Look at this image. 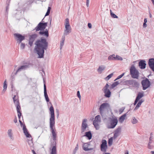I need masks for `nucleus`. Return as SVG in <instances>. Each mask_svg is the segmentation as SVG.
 I'll return each instance as SVG.
<instances>
[{"mask_svg":"<svg viewBox=\"0 0 154 154\" xmlns=\"http://www.w3.org/2000/svg\"><path fill=\"white\" fill-rule=\"evenodd\" d=\"M102 154H111L109 152H104Z\"/></svg>","mask_w":154,"mask_h":154,"instance_id":"nucleus-64","label":"nucleus"},{"mask_svg":"<svg viewBox=\"0 0 154 154\" xmlns=\"http://www.w3.org/2000/svg\"><path fill=\"white\" fill-rule=\"evenodd\" d=\"M116 56L115 54H113L109 56L108 58V59L109 60H115Z\"/></svg>","mask_w":154,"mask_h":154,"instance_id":"nucleus-34","label":"nucleus"},{"mask_svg":"<svg viewBox=\"0 0 154 154\" xmlns=\"http://www.w3.org/2000/svg\"><path fill=\"white\" fill-rule=\"evenodd\" d=\"M14 35L15 39L17 41V43L19 44H20L25 38V36L19 33H15L14 34Z\"/></svg>","mask_w":154,"mask_h":154,"instance_id":"nucleus-10","label":"nucleus"},{"mask_svg":"<svg viewBox=\"0 0 154 154\" xmlns=\"http://www.w3.org/2000/svg\"><path fill=\"white\" fill-rule=\"evenodd\" d=\"M110 15L111 17L113 18H118V17L115 14L113 13L111 10H110Z\"/></svg>","mask_w":154,"mask_h":154,"instance_id":"nucleus-37","label":"nucleus"},{"mask_svg":"<svg viewBox=\"0 0 154 154\" xmlns=\"http://www.w3.org/2000/svg\"><path fill=\"white\" fill-rule=\"evenodd\" d=\"M35 46L34 50L38 55V57L40 58H43L45 50H47L48 45L47 39L42 37L35 41Z\"/></svg>","mask_w":154,"mask_h":154,"instance_id":"nucleus-2","label":"nucleus"},{"mask_svg":"<svg viewBox=\"0 0 154 154\" xmlns=\"http://www.w3.org/2000/svg\"><path fill=\"white\" fill-rule=\"evenodd\" d=\"M65 40V37H63L62 38V41L60 43V49H61L62 48V47L64 45V41Z\"/></svg>","mask_w":154,"mask_h":154,"instance_id":"nucleus-40","label":"nucleus"},{"mask_svg":"<svg viewBox=\"0 0 154 154\" xmlns=\"http://www.w3.org/2000/svg\"><path fill=\"white\" fill-rule=\"evenodd\" d=\"M14 122L15 123L17 122V118L16 116H15V118L14 120Z\"/></svg>","mask_w":154,"mask_h":154,"instance_id":"nucleus-54","label":"nucleus"},{"mask_svg":"<svg viewBox=\"0 0 154 154\" xmlns=\"http://www.w3.org/2000/svg\"><path fill=\"white\" fill-rule=\"evenodd\" d=\"M148 64L149 68L154 72V58L149 59Z\"/></svg>","mask_w":154,"mask_h":154,"instance_id":"nucleus-18","label":"nucleus"},{"mask_svg":"<svg viewBox=\"0 0 154 154\" xmlns=\"http://www.w3.org/2000/svg\"><path fill=\"white\" fill-rule=\"evenodd\" d=\"M147 26V24H146V23H143V27L144 28H146Z\"/></svg>","mask_w":154,"mask_h":154,"instance_id":"nucleus-58","label":"nucleus"},{"mask_svg":"<svg viewBox=\"0 0 154 154\" xmlns=\"http://www.w3.org/2000/svg\"><path fill=\"white\" fill-rule=\"evenodd\" d=\"M83 136L86 137L88 140H91L92 137V135L91 131H89L86 132Z\"/></svg>","mask_w":154,"mask_h":154,"instance_id":"nucleus-23","label":"nucleus"},{"mask_svg":"<svg viewBox=\"0 0 154 154\" xmlns=\"http://www.w3.org/2000/svg\"><path fill=\"white\" fill-rule=\"evenodd\" d=\"M29 66L28 65H22L19 67L17 70L16 72L15 73V75H16L17 73L20 71H21L22 70H25L29 68Z\"/></svg>","mask_w":154,"mask_h":154,"instance_id":"nucleus-20","label":"nucleus"},{"mask_svg":"<svg viewBox=\"0 0 154 154\" xmlns=\"http://www.w3.org/2000/svg\"><path fill=\"white\" fill-rule=\"evenodd\" d=\"M6 89H3V91H2V94H4L5 93V91H6Z\"/></svg>","mask_w":154,"mask_h":154,"instance_id":"nucleus-60","label":"nucleus"},{"mask_svg":"<svg viewBox=\"0 0 154 154\" xmlns=\"http://www.w3.org/2000/svg\"><path fill=\"white\" fill-rule=\"evenodd\" d=\"M89 0H86V5L87 7L89 6Z\"/></svg>","mask_w":154,"mask_h":154,"instance_id":"nucleus-56","label":"nucleus"},{"mask_svg":"<svg viewBox=\"0 0 154 154\" xmlns=\"http://www.w3.org/2000/svg\"><path fill=\"white\" fill-rule=\"evenodd\" d=\"M39 30L40 31L39 32L38 34L40 35L45 36L47 38L49 36L48 30L47 29H45V30L40 29Z\"/></svg>","mask_w":154,"mask_h":154,"instance_id":"nucleus-15","label":"nucleus"},{"mask_svg":"<svg viewBox=\"0 0 154 154\" xmlns=\"http://www.w3.org/2000/svg\"><path fill=\"white\" fill-rule=\"evenodd\" d=\"M124 74L125 73H123L121 75H119L117 77V78L115 79V81L122 78L124 76Z\"/></svg>","mask_w":154,"mask_h":154,"instance_id":"nucleus-43","label":"nucleus"},{"mask_svg":"<svg viewBox=\"0 0 154 154\" xmlns=\"http://www.w3.org/2000/svg\"><path fill=\"white\" fill-rule=\"evenodd\" d=\"M16 108L17 111L18 113V116H21L22 113L20 111L21 107L20 105H18L15 106Z\"/></svg>","mask_w":154,"mask_h":154,"instance_id":"nucleus-26","label":"nucleus"},{"mask_svg":"<svg viewBox=\"0 0 154 154\" xmlns=\"http://www.w3.org/2000/svg\"><path fill=\"white\" fill-rule=\"evenodd\" d=\"M110 119V125L108 126V128H115L118 123L117 119L116 117L113 115L112 116V118Z\"/></svg>","mask_w":154,"mask_h":154,"instance_id":"nucleus-4","label":"nucleus"},{"mask_svg":"<svg viewBox=\"0 0 154 154\" xmlns=\"http://www.w3.org/2000/svg\"><path fill=\"white\" fill-rule=\"evenodd\" d=\"M77 95L78 98L79 99H81V96L80 94V92L79 91H78L77 92Z\"/></svg>","mask_w":154,"mask_h":154,"instance_id":"nucleus-50","label":"nucleus"},{"mask_svg":"<svg viewBox=\"0 0 154 154\" xmlns=\"http://www.w3.org/2000/svg\"><path fill=\"white\" fill-rule=\"evenodd\" d=\"M143 93L144 92L143 91H142V92H138V94H137V96L136 97V98L139 100L141 98H142L144 96Z\"/></svg>","mask_w":154,"mask_h":154,"instance_id":"nucleus-27","label":"nucleus"},{"mask_svg":"<svg viewBox=\"0 0 154 154\" xmlns=\"http://www.w3.org/2000/svg\"><path fill=\"white\" fill-rule=\"evenodd\" d=\"M146 64L144 60H140L138 63V66L141 69H145L146 66Z\"/></svg>","mask_w":154,"mask_h":154,"instance_id":"nucleus-17","label":"nucleus"},{"mask_svg":"<svg viewBox=\"0 0 154 154\" xmlns=\"http://www.w3.org/2000/svg\"><path fill=\"white\" fill-rule=\"evenodd\" d=\"M113 137H111L109 138L108 140V144L109 146H110L112 145L113 142Z\"/></svg>","mask_w":154,"mask_h":154,"instance_id":"nucleus-36","label":"nucleus"},{"mask_svg":"<svg viewBox=\"0 0 154 154\" xmlns=\"http://www.w3.org/2000/svg\"><path fill=\"white\" fill-rule=\"evenodd\" d=\"M113 75V73H112L109 74L108 76H107L105 78V79L106 81L108 80L110 78H111L112 77Z\"/></svg>","mask_w":154,"mask_h":154,"instance_id":"nucleus-39","label":"nucleus"},{"mask_svg":"<svg viewBox=\"0 0 154 154\" xmlns=\"http://www.w3.org/2000/svg\"><path fill=\"white\" fill-rule=\"evenodd\" d=\"M89 144L88 143H85L84 145L83 146V149L84 150L86 151H88L90 150H91L92 149V148H88Z\"/></svg>","mask_w":154,"mask_h":154,"instance_id":"nucleus-24","label":"nucleus"},{"mask_svg":"<svg viewBox=\"0 0 154 154\" xmlns=\"http://www.w3.org/2000/svg\"><path fill=\"white\" fill-rule=\"evenodd\" d=\"M32 139V138H31V140H29L28 141V143L30 146L31 149H32V148H34V145L33 143Z\"/></svg>","mask_w":154,"mask_h":154,"instance_id":"nucleus-31","label":"nucleus"},{"mask_svg":"<svg viewBox=\"0 0 154 154\" xmlns=\"http://www.w3.org/2000/svg\"><path fill=\"white\" fill-rule=\"evenodd\" d=\"M125 84L129 85L132 87L138 88L139 84L134 79L127 80L125 82Z\"/></svg>","mask_w":154,"mask_h":154,"instance_id":"nucleus-7","label":"nucleus"},{"mask_svg":"<svg viewBox=\"0 0 154 154\" xmlns=\"http://www.w3.org/2000/svg\"><path fill=\"white\" fill-rule=\"evenodd\" d=\"M100 150L102 151L105 152L107 148V141L105 140H103L100 145Z\"/></svg>","mask_w":154,"mask_h":154,"instance_id":"nucleus-14","label":"nucleus"},{"mask_svg":"<svg viewBox=\"0 0 154 154\" xmlns=\"http://www.w3.org/2000/svg\"><path fill=\"white\" fill-rule=\"evenodd\" d=\"M109 86V85L108 84L106 83L102 90L104 93V96L107 98L110 97L111 94V92L110 91L109 89L108 88Z\"/></svg>","mask_w":154,"mask_h":154,"instance_id":"nucleus-9","label":"nucleus"},{"mask_svg":"<svg viewBox=\"0 0 154 154\" xmlns=\"http://www.w3.org/2000/svg\"><path fill=\"white\" fill-rule=\"evenodd\" d=\"M12 131L11 129H9L8 131V134L9 137L12 140H14V138L13 136V133L12 132Z\"/></svg>","mask_w":154,"mask_h":154,"instance_id":"nucleus-28","label":"nucleus"},{"mask_svg":"<svg viewBox=\"0 0 154 154\" xmlns=\"http://www.w3.org/2000/svg\"><path fill=\"white\" fill-rule=\"evenodd\" d=\"M153 137L152 136H150L149 138V142H151V143H152V139H153Z\"/></svg>","mask_w":154,"mask_h":154,"instance_id":"nucleus-51","label":"nucleus"},{"mask_svg":"<svg viewBox=\"0 0 154 154\" xmlns=\"http://www.w3.org/2000/svg\"><path fill=\"white\" fill-rule=\"evenodd\" d=\"M147 22V18H144V23H146Z\"/></svg>","mask_w":154,"mask_h":154,"instance_id":"nucleus-62","label":"nucleus"},{"mask_svg":"<svg viewBox=\"0 0 154 154\" xmlns=\"http://www.w3.org/2000/svg\"><path fill=\"white\" fill-rule=\"evenodd\" d=\"M11 91H13V90H14V88L13 87V84L11 85Z\"/></svg>","mask_w":154,"mask_h":154,"instance_id":"nucleus-61","label":"nucleus"},{"mask_svg":"<svg viewBox=\"0 0 154 154\" xmlns=\"http://www.w3.org/2000/svg\"><path fill=\"white\" fill-rule=\"evenodd\" d=\"M105 66L104 65H101L99 66L97 69V71L99 73L101 74L102 72L105 69Z\"/></svg>","mask_w":154,"mask_h":154,"instance_id":"nucleus-29","label":"nucleus"},{"mask_svg":"<svg viewBox=\"0 0 154 154\" xmlns=\"http://www.w3.org/2000/svg\"><path fill=\"white\" fill-rule=\"evenodd\" d=\"M87 119H85L83 120L81 126V133H82L85 132L88 125L86 123Z\"/></svg>","mask_w":154,"mask_h":154,"instance_id":"nucleus-16","label":"nucleus"},{"mask_svg":"<svg viewBox=\"0 0 154 154\" xmlns=\"http://www.w3.org/2000/svg\"><path fill=\"white\" fill-rule=\"evenodd\" d=\"M151 143L150 142H149L148 145V147L149 149H151L152 148V146L150 145Z\"/></svg>","mask_w":154,"mask_h":154,"instance_id":"nucleus-49","label":"nucleus"},{"mask_svg":"<svg viewBox=\"0 0 154 154\" xmlns=\"http://www.w3.org/2000/svg\"><path fill=\"white\" fill-rule=\"evenodd\" d=\"M122 128L119 126L115 131L113 135V138L116 139L119 135V134L121 132Z\"/></svg>","mask_w":154,"mask_h":154,"instance_id":"nucleus-19","label":"nucleus"},{"mask_svg":"<svg viewBox=\"0 0 154 154\" xmlns=\"http://www.w3.org/2000/svg\"><path fill=\"white\" fill-rule=\"evenodd\" d=\"M51 9V8L50 7H48L46 13L45 15V17L48 16L50 13V11Z\"/></svg>","mask_w":154,"mask_h":154,"instance_id":"nucleus-38","label":"nucleus"},{"mask_svg":"<svg viewBox=\"0 0 154 154\" xmlns=\"http://www.w3.org/2000/svg\"><path fill=\"white\" fill-rule=\"evenodd\" d=\"M141 85L143 90H146L151 85V83L149 80L147 78L142 80L141 82Z\"/></svg>","mask_w":154,"mask_h":154,"instance_id":"nucleus-8","label":"nucleus"},{"mask_svg":"<svg viewBox=\"0 0 154 154\" xmlns=\"http://www.w3.org/2000/svg\"><path fill=\"white\" fill-rule=\"evenodd\" d=\"M144 101V100L142 99H141L140 100H139L138 101V102L137 103V105L135 107L134 109V110H137L140 106L141 105V104Z\"/></svg>","mask_w":154,"mask_h":154,"instance_id":"nucleus-25","label":"nucleus"},{"mask_svg":"<svg viewBox=\"0 0 154 154\" xmlns=\"http://www.w3.org/2000/svg\"><path fill=\"white\" fill-rule=\"evenodd\" d=\"M56 111L57 113V117H58L59 116V111L58 109H56Z\"/></svg>","mask_w":154,"mask_h":154,"instance_id":"nucleus-55","label":"nucleus"},{"mask_svg":"<svg viewBox=\"0 0 154 154\" xmlns=\"http://www.w3.org/2000/svg\"><path fill=\"white\" fill-rule=\"evenodd\" d=\"M44 96L46 101L47 102H48L50 100L47 93L46 86L45 84H44Z\"/></svg>","mask_w":154,"mask_h":154,"instance_id":"nucleus-21","label":"nucleus"},{"mask_svg":"<svg viewBox=\"0 0 154 154\" xmlns=\"http://www.w3.org/2000/svg\"><path fill=\"white\" fill-rule=\"evenodd\" d=\"M20 43H21L20 46V48L22 49H24L25 48V44L24 43H23L22 42Z\"/></svg>","mask_w":154,"mask_h":154,"instance_id":"nucleus-45","label":"nucleus"},{"mask_svg":"<svg viewBox=\"0 0 154 154\" xmlns=\"http://www.w3.org/2000/svg\"><path fill=\"white\" fill-rule=\"evenodd\" d=\"M119 84V82L118 81L115 82L113 83V84L111 85V86L110 87V89H112V88L116 87Z\"/></svg>","mask_w":154,"mask_h":154,"instance_id":"nucleus-33","label":"nucleus"},{"mask_svg":"<svg viewBox=\"0 0 154 154\" xmlns=\"http://www.w3.org/2000/svg\"><path fill=\"white\" fill-rule=\"evenodd\" d=\"M9 9V7L6 6V10H5V15L7 16L8 14V12Z\"/></svg>","mask_w":154,"mask_h":154,"instance_id":"nucleus-46","label":"nucleus"},{"mask_svg":"<svg viewBox=\"0 0 154 154\" xmlns=\"http://www.w3.org/2000/svg\"><path fill=\"white\" fill-rule=\"evenodd\" d=\"M110 106L109 103H104L102 104L99 107V110L100 113L103 119H105L106 116H104L103 113V109L106 108H110Z\"/></svg>","mask_w":154,"mask_h":154,"instance_id":"nucleus-6","label":"nucleus"},{"mask_svg":"<svg viewBox=\"0 0 154 154\" xmlns=\"http://www.w3.org/2000/svg\"><path fill=\"white\" fill-rule=\"evenodd\" d=\"M139 100H138L137 99H135V101L134 102V105H135L138 102V101Z\"/></svg>","mask_w":154,"mask_h":154,"instance_id":"nucleus-52","label":"nucleus"},{"mask_svg":"<svg viewBox=\"0 0 154 154\" xmlns=\"http://www.w3.org/2000/svg\"><path fill=\"white\" fill-rule=\"evenodd\" d=\"M130 74L132 78L138 79L139 76V72L135 68L134 65H131L130 69Z\"/></svg>","mask_w":154,"mask_h":154,"instance_id":"nucleus-3","label":"nucleus"},{"mask_svg":"<svg viewBox=\"0 0 154 154\" xmlns=\"http://www.w3.org/2000/svg\"><path fill=\"white\" fill-rule=\"evenodd\" d=\"M38 36V35L35 33L32 34L29 36L28 44L30 47L32 46L33 42Z\"/></svg>","mask_w":154,"mask_h":154,"instance_id":"nucleus-13","label":"nucleus"},{"mask_svg":"<svg viewBox=\"0 0 154 154\" xmlns=\"http://www.w3.org/2000/svg\"><path fill=\"white\" fill-rule=\"evenodd\" d=\"M98 122H93V124L94 125L96 130H98L100 128V126L99 124L97 123Z\"/></svg>","mask_w":154,"mask_h":154,"instance_id":"nucleus-35","label":"nucleus"},{"mask_svg":"<svg viewBox=\"0 0 154 154\" xmlns=\"http://www.w3.org/2000/svg\"><path fill=\"white\" fill-rule=\"evenodd\" d=\"M7 83L6 80L5 81L4 85H3V89H7Z\"/></svg>","mask_w":154,"mask_h":154,"instance_id":"nucleus-44","label":"nucleus"},{"mask_svg":"<svg viewBox=\"0 0 154 154\" xmlns=\"http://www.w3.org/2000/svg\"><path fill=\"white\" fill-rule=\"evenodd\" d=\"M125 154H129L128 151L126 150L125 152Z\"/></svg>","mask_w":154,"mask_h":154,"instance_id":"nucleus-63","label":"nucleus"},{"mask_svg":"<svg viewBox=\"0 0 154 154\" xmlns=\"http://www.w3.org/2000/svg\"><path fill=\"white\" fill-rule=\"evenodd\" d=\"M49 103L51 104V106L49 108L50 128L53 140L51 143V146H53L51 150V154H57L56 148L57 134L56 132V130L54 127L55 117L54 109L51 103L50 102Z\"/></svg>","mask_w":154,"mask_h":154,"instance_id":"nucleus-1","label":"nucleus"},{"mask_svg":"<svg viewBox=\"0 0 154 154\" xmlns=\"http://www.w3.org/2000/svg\"><path fill=\"white\" fill-rule=\"evenodd\" d=\"M125 109V107H123L122 108H121L119 109V112L121 113H122L124 111V110Z\"/></svg>","mask_w":154,"mask_h":154,"instance_id":"nucleus-48","label":"nucleus"},{"mask_svg":"<svg viewBox=\"0 0 154 154\" xmlns=\"http://www.w3.org/2000/svg\"><path fill=\"white\" fill-rule=\"evenodd\" d=\"M115 60H122V58L119 56V55H116L115 57Z\"/></svg>","mask_w":154,"mask_h":154,"instance_id":"nucleus-42","label":"nucleus"},{"mask_svg":"<svg viewBox=\"0 0 154 154\" xmlns=\"http://www.w3.org/2000/svg\"><path fill=\"white\" fill-rule=\"evenodd\" d=\"M19 122L20 124L21 127H23V133L26 137L29 138L31 137V134L29 133L27 129L26 128V126L25 124L23 125L22 122L19 119Z\"/></svg>","mask_w":154,"mask_h":154,"instance_id":"nucleus-11","label":"nucleus"},{"mask_svg":"<svg viewBox=\"0 0 154 154\" xmlns=\"http://www.w3.org/2000/svg\"><path fill=\"white\" fill-rule=\"evenodd\" d=\"M16 93V95H14V97H13V101L15 106L20 105V103L18 99V97H16V95L18 94V93L17 92Z\"/></svg>","mask_w":154,"mask_h":154,"instance_id":"nucleus-22","label":"nucleus"},{"mask_svg":"<svg viewBox=\"0 0 154 154\" xmlns=\"http://www.w3.org/2000/svg\"><path fill=\"white\" fill-rule=\"evenodd\" d=\"M65 26L66 29L64 30V35H66L71 32V29L69 24V20L68 18L65 19Z\"/></svg>","mask_w":154,"mask_h":154,"instance_id":"nucleus-5","label":"nucleus"},{"mask_svg":"<svg viewBox=\"0 0 154 154\" xmlns=\"http://www.w3.org/2000/svg\"><path fill=\"white\" fill-rule=\"evenodd\" d=\"M47 22L43 23L40 22L34 30H35L36 31H39L40 29H45L47 26Z\"/></svg>","mask_w":154,"mask_h":154,"instance_id":"nucleus-12","label":"nucleus"},{"mask_svg":"<svg viewBox=\"0 0 154 154\" xmlns=\"http://www.w3.org/2000/svg\"><path fill=\"white\" fill-rule=\"evenodd\" d=\"M100 122V115H98L96 116L93 122Z\"/></svg>","mask_w":154,"mask_h":154,"instance_id":"nucleus-32","label":"nucleus"},{"mask_svg":"<svg viewBox=\"0 0 154 154\" xmlns=\"http://www.w3.org/2000/svg\"><path fill=\"white\" fill-rule=\"evenodd\" d=\"M32 149L31 150L33 154H36V153L35 152V151L34 150V149H32Z\"/></svg>","mask_w":154,"mask_h":154,"instance_id":"nucleus-59","label":"nucleus"},{"mask_svg":"<svg viewBox=\"0 0 154 154\" xmlns=\"http://www.w3.org/2000/svg\"><path fill=\"white\" fill-rule=\"evenodd\" d=\"M88 27L90 29L92 27V25L90 23H88Z\"/></svg>","mask_w":154,"mask_h":154,"instance_id":"nucleus-53","label":"nucleus"},{"mask_svg":"<svg viewBox=\"0 0 154 154\" xmlns=\"http://www.w3.org/2000/svg\"><path fill=\"white\" fill-rule=\"evenodd\" d=\"M137 120L135 117H133L132 120L131 121V122L133 124H135L137 123Z\"/></svg>","mask_w":154,"mask_h":154,"instance_id":"nucleus-41","label":"nucleus"},{"mask_svg":"<svg viewBox=\"0 0 154 154\" xmlns=\"http://www.w3.org/2000/svg\"><path fill=\"white\" fill-rule=\"evenodd\" d=\"M10 1L8 0V1H7V3H6V6H9V4H10Z\"/></svg>","mask_w":154,"mask_h":154,"instance_id":"nucleus-57","label":"nucleus"},{"mask_svg":"<svg viewBox=\"0 0 154 154\" xmlns=\"http://www.w3.org/2000/svg\"><path fill=\"white\" fill-rule=\"evenodd\" d=\"M126 116V113H125L121 116L119 119V122L121 123H122L125 119Z\"/></svg>","mask_w":154,"mask_h":154,"instance_id":"nucleus-30","label":"nucleus"},{"mask_svg":"<svg viewBox=\"0 0 154 154\" xmlns=\"http://www.w3.org/2000/svg\"><path fill=\"white\" fill-rule=\"evenodd\" d=\"M79 148V145L78 143H77L76 145V146L74 149V150H73V152L74 153H75V152H76L77 150Z\"/></svg>","mask_w":154,"mask_h":154,"instance_id":"nucleus-47","label":"nucleus"}]
</instances>
